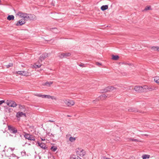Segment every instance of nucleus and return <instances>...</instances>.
<instances>
[{
  "label": "nucleus",
  "mask_w": 159,
  "mask_h": 159,
  "mask_svg": "<svg viewBox=\"0 0 159 159\" xmlns=\"http://www.w3.org/2000/svg\"><path fill=\"white\" fill-rule=\"evenodd\" d=\"M58 57L61 58H62L65 57V55L64 53H59L58 55Z\"/></svg>",
  "instance_id": "nucleus-31"
},
{
  "label": "nucleus",
  "mask_w": 159,
  "mask_h": 159,
  "mask_svg": "<svg viewBox=\"0 0 159 159\" xmlns=\"http://www.w3.org/2000/svg\"><path fill=\"white\" fill-rule=\"evenodd\" d=\"M52 83H53V82H52V81H50L49 82H46L45 83L44 85H46L48 86H49L52 84Z\"/></svg>",
  "instance_id": "nucleus-29"
},
{
  "label": "nucleus",
  "mask_w": 159,
  "mask_h": 159,
  "mask_svg": "<svg viewBox=\"0 0 159 159\" xmlns=\"http://www.w3.org/2000/svg\"><path fill=\"white\" fill-rule=\"evenodd\" d=\"M45 140V139L44 138H43V139H42L41 138V140L42 141H44Z\"/></svg>",
  "instance_id": "nucleus-47"
},
{
  "label": "nucleus",
  "mask_w": 159,
  "mask_h": 159,
  "mask_svg": "<svg viewBox=\"0 0 159 159\" xmlns=\"http://www.w3.org/2000/svg\"><path fill=\"white\" fill-rule=\"evenodd\" d=\"M14 148H9L5 152V154L7 156H9L10 155L13 154V151L14 150Z\"/></svg>",
  "instance_id": "nucleus-8"
},
{
  "label": "nucleus",
  "mask_w": 159,
  "mask_h": 159,
  "mask_svg": "<svg viewBox=\"0 0 159 159\" xmlns=\"http://www.w3.org/2000/svg\"><path fill=\"white\" fill-rule=\"evenodd\" d=\"M112 91L124 92L125 90L120 85H115L114 86H109L106 87L103 90L102 92H107L108 91Z\"/></svg>",
  "instance_id": "nucleus-1"
},
{
  "label": "nucleus",
  "mask_w": 159,
  "mask_h": 159,
  "mask_svg": "<svg viewBox=\"0 0 159 159\" xmlns=\"http://www.w3.org/2000/svg\"><path fill=\"white\" fill-rule=\"evenodd\" d=\"M44 98H47L48 99L51 98L52 100H56V99H57L56 97H55L54 96H51L49 95H44Z\"/></svg>",
  "instance_id": "nucleus-15"
},
{
  "label": "nucleus",
  "mask_w": 159,
  "mask_h": 159,
  "mask_svg": "<svg viewBox=\"0 0 159 159\" xmlns=\"http://www.w3.org/2000/svg\"><path fill=\"white\" fill-rule=\"evenodd\" d=\"M51 149L53 151L55 152L57 149V148L56 147L52 146L51 147Z\"/></svg>",
  "instance_id": "nucleus-34"
},
{
  "label": "nucleus",
  "mask_w": 159,
  "mask_h": 159,
  "mask_svg": "<svg viewBox=\"0 0 159 159\" xmlns=\"http://www.w3.org/2000/svg\"><path fill=\"white\" fill-rule=\"evenodd\" d=\"M41 65H36V64H34V65H33L32 67L34 68H39L41 67Z\"/></svg>",
  "instance_id": "nucleus-32"
},
{
  "label": "nucleus",
  "mask_w": 159,
  "mask_h": 159,
  "mask_svg": "<svg viewBox=\"0 0 159 159\" xmlns=\"http://www.w3.org/2000/svg\"><path fill=\"white\" fill-rule=\"evenodd\" d=\"M67 116H68V117H70V116H69V115H67Z\"/></svg>",
  "instance_id": "nucleus-52"
},
{
  "label": "nucleus",
  "mask_w": 159,
  "mask_h": 159,
  "mask_svg": "<svg viewBox=\"0 0 159 159\" xmlns=\"http://www.w3.org/2000/svg\"><path fill=\"white\" fill-rule=\"evenodd\" d=\"M7 105L10 107H15L16 106L17 104L16 102L13 101L7 100L6 102Z\"/></svg>",
  "instance_id": "nucleus-6"
},
{
  "label": "nucleus",
  "mask_w": 159,
  "mask_h": 159,
  "mask_svg": "<svg viewBox=\"0 0 159 159\" xmlns=\"http://www.w3.org/2000/svg\"><path fill=\"white\" fill-rule=\"evenodd\" d=\"M44 95H42L40 94L36 93L35 94V95L39 97H42L44 98Z\"/></svg>",
  "instance_id": "nucleus-33"
},
{
  "label": "nucleus",
  "mask_w": 159,
  "mask_h": 159,
  "mask_svg": "<svg viewBox=\"0 0 159 159\" xmlns=\"http://www.w3.org/2000/svg\"><path fill=\"white\" fill-rule=\"evenodd\" d=\"M108 8V6L107 5H103L101 7V9L102 11H105Z\"/></svg>",
  "instance_id": "nucleus-20"
},
{
  "label": "nucleus",
  "mask_w": 159,
  "mask_h": 159,
  "mask_svg": "<svg viewBox=\"0 0 159 159\" xmlns=\"http://www.w3.org/2000/svg\"><path fill=\"white\" fill-rule=\"evenodd\" d=\"M24 136L25 138L30 140H35V138L34 136L30 134H29L25 133Z\"/></svg>",
  "instance_id": "nucleus-4"
},
{
  "label": "nucleus",
  "mask_w": 159,
  "mask_h": 159,
  "mask_svg": "<svg viewBox=\"0 0 159 159\" xmlns=\"http://www.w3.org/2000/svg\"><path fill=\"white\" fill-rule=\"evenodd\" d=\"M64 102L68 106H73L75 104V102L72 100H65L64 101Z\"/></svg>",
  "instance_id": "nucleus-7"
},
{
  "label": "nucleus",
  "mask_w": 159,
  "mask_h": 159,
  "mask_svg": "<svg viewBox=\"0 0 159 159\" xmlns=\"http://www.w3.org/2000/svg\"><path fill=\"white\" fill-rule=\"evenodd\" d=\"M48 122H55V121L54 120H49L48 121Z\"/></svg>",
  "instance_id": "nucleus-45"
},
{
  "label": "nucleus",
  "mask_w": 159,
  "mask_h": 159,
  "mask_svg": "<svg viewBox=\"0 0 159 159\" xmlns=\"http://www.w3.org/2000/svg\"><path fill=\"white\" fill-rule=\"evenodd\" d=\"M8 129H15V128L12 127V126H11V125H8Z\"/></svg>",
  "instance_id": "nucleus-40"
},
{
  "label": "nucleus",
  "mask_w": 159,
  "mask_h": 159,
  "mask_svg": "<svg viewBox=\"0 0 159 159\" xmlns=\"http://www.w3.org/2000/svg\"><path fill=\"white\" fill-rule=\"evenodd\" d=\"M23 116H25V114L22 112H18L16 114V116L17 118H18Z\"/></svg>",
  "instance_id": "nucleus-16"
},
{
  "label": "nucleus",
  "mask_w": 159,
  "mask_h": 159,
  "mask_svg": "<svg viewBox=\"0 0 159 159\" xmlns=\"http://www.w3.org/2000/svg\"><path fill=\"white\" fill-rule=\"evenodd\" d=\"M7 157V159H18V157L15 154H12L10 155L9 156Z\"/></svg>",
  "instance_id": "nucleus-14"
},
{
  "label": "nucleus",
  "mask_w": 159,
  "mask_h": 159,
  "mask_svg": "<svg viewBox=\"0 0 159 159\" xmlns=\"http://www.w3.org/2000/svg\"><path fill=\"white\" fill-rule=\"evenodd\" d=\"M70 159H81L78 156L74 155H71L70 157Z\"/></svg>",
  "instance_id": "nucleus-19"
},
{
  "label": "nucleus",
  "mask_w": 159,
  "mask_h": 159,
  "mask_svg": "<svg viewBox=\"0 0 159 159\" xmlns=\"http://www.w3.org/2000/svg\"><path fill=\"white\" fill-rule=\"evenodd\" d=\"M9 133L10 135L13 136L12 134H15L17 133V130H8Z\"/></svg>",
  "instance_id": "nucleus-18"
},
{
  "label": "nucleus",
  "mask_w": 159,
  "mask_h": 159,
  "mask_svg": "<svg viewBox=\"0 0 159 159\" xmlns=\"http://www.w3.org/2000/svg\"><path fill=\"white\" fill-rule=\"evenodd\" d=\"M151 9V7L150 6L146 7L144 9L145 11L150 10Z\"/></svg>",
  "instance_id": "nucleus-39"
},
{
  "label": "nucleus",
  "mask_w": 159,
  "mask_h": 159,
  "mask_svg": "<svg viewBox=\"0 0 159 159\" xmlns=\"http://www.w3.org/2000/svg\"><path fill=\"white\" fill-rule=\"evenodd\" d=\"M38 145L40 147L42 148L43 149H45L47 148L46 147V145L45 143H38Z\"/></svg>",
  "instance_id": "nucleus-13"
},
{
  "label": "nucleus",
  "mask_w": 159,
  "mask_h": 159,
  "mask_svg": "<svg viewBox=\"0 0 159 159\" xmlns=\"http://www.w3.org/2000/svg\"><path fill=\"white\" fill-rule=\"evenodd\" d=\"M154 81L157 83L159 84V76H157L153 78Z\"/></svg>",
  "instance_id": "nucleus-23"
},
{
  "label": "nucleus",
  "mask_w": 159,
  "mask_h": 159,
  "mask_svg": "<svg viewBox=\"0 0 159 159\" xmlns=\"http://www.w3.org/2000/svg\"><path fill=\"white\" fill-rule=\"evenodd\" d=\"M17 15L20 16L21 18H23L25 21H27L29 18V14L24 13L21 12H19L17 14Z\"/></svg>",
  "instance_id": "nucleus-3"
},
{
  "label": "nucleus",
  "mask_w": 159,
  "mask_h": 159,
  "mask_svg": "<svg viewBox=\"0 0 159 159\" xmlns=\"http://www.w3.org/2000/svg\"><path fill=\"white\" fill-rule=\"evenodd\" d=\"M4 102H5V101L4 100L0 101V105H1L3 103H4Z\"/></svg>",
  "instance_id": "nucleus-43"
},
{
  "label": "nucleus",
  "mask_w": 159,
  "mask_h": 159,
  "mask_svg": "<svg viewBox=\"0 0 159 159\" xmlns=\"http://www.w3.org/2000/svg\"><path fill=\"white\" fill-rule=\"evenodd\" d=\"M142 92H146L148 91V90H152L154 89H153V88H149L146 85H144L143 86H142Z\"/></svg>",
  "instance_id": "nucleus-9"
},
{
  "label": "nucleus",
  "mask_w": 159,
  "mask_h": 159,
  "mask_svg": "<svg viewBox=\"0 0 159 159\" xmlns=\"http://www.w3.org/2000/svg\"><path fill=\"white\" fill-rule=\"evenodd\" d=\"M134 90L138 92H142V86H135L134 87Z\"/></svg>",
  "instance_id": "nucleus-12"
},
{
  "label": "nucleus",
  "mask_w": 159,
  "mask_h": 159,
  "mask_svg": "<svg viewBox=\"0 0 159 159\" xmlns=\"http://www.w3.org/2000/svg\"><path fill=\"white\" fill-rule=\"evenodd\" d=\"M19 108L20 109H22V111H25V109L24 108H23V106H20V105L19 106Z\"/></svg>",
  "instance_id": "nucleus-42"
},
{
  "label": "nucleus",
  "mask_w": 159,
  "mask_h": 159,
  "mask_svg": "<svg viewBox=\"0 0 159 159\" xmlns=\"http://www.w3.org/2000/svg\"><path fill=\"white\" fill-rule=\"evenodd\" d=\"M76 153L77 155L81 157L84 156L86 154L85 150L81 148H78L76 150Z\"/></svg>",
  "instance_id": "nucleus-2"
},
{
  "label": "nucleus",
  "mask_w": 159,
  "mask_h": 159,
  "mask_svg": "<svg viewBox=\"0 0 159 159\" xmlns=\"http://www.w3.org/2000/svg\"><path fill=\"white\" fill-rule=\"evenodd\" d=\"M52 32L54 33H57L58 32V31H57V30L56 28H52Z\"/></svg>",
  "instance_id": "nucleus-36"
},
{
  "label": "nucleus",
  "mask_w": 159,
  "mask_h": 159,
  "mask_svg": "<svg viewBox=\"0 0 159 159\" xmlns=\"http://www.w3.org/2000/svg\"><path fill=\"white\" fill-rule=\"evenodd\" d=\"M48 54L47 53H44V54H42L40 56V57L39 60L38 61V62L39 63L40 62H41L44 60L46 58L48 57Z\"/></svg>",
  "instance_id": "nucleus-5"
},
{
  "label": "nucleus",
  "mask_w": 159,
  "mask_h": 159,
  "mask_svg": "<svg viewBox=\"0 0 159 159\" xmlns=\"http://www.w3.org/2000/svg\"><path fill=\"white\" fill-rule=\"evenodd\" d=\"M79 65L80 67H85V66L84 64L83 63H81V64Z\"/></svg>",
  "instance_id": "nucleus-41"
},
{
  "label": "nucleus",
  "mask_w": 159,
  "mask_h": 159,
  "mask_svg": "<svg viewBox=\"0 0 159 159\" xmlns=\"http://www.w3.org/2000/svg\"><path fill=\"white\" fill-rule=\"evenodd\" d=\"M75 140V138L74 137H70L69 138V140L71 142H74Z\"/></svg>",
  "instance_id": "nucleus-35"
},
{
  "label": "nucleus",
  "mask_w": 159,
  "mask_h": 159,
  "mask_svg": "<svg viewBox=\"0 0 159 159\" xmlns=\"http://www.w3.org/2000/svg\"><path fill=\"white\" fill-rule=\"evenodd\" d=\"M14 16L13 15H9L7 17V19L9 20H13L14 19Z\"/></svg>",
  "instance_id": "nucleus-27"
},
{
  "label": "nucleus",
  "mask_w": 159,
  "mask_h": 159,
  "mask_svg": "<svg viewBox=\"0 0 159 159\" xmlns=\"http://www.w3.org/2000/svg\"><path fill=\"white\" fill-rule=\"evenodd\" d=\"M64 54L65 55V57H69L71 55V54L70 53H65Z\"/></svg>",
  "instance_id": "nucleus-37"
},
{
  "label": "nucleus",
  "mask_w": 159,
  "mask_h": 159,
  "mask_svg": "<svg viewBox=\"0 0 159 159\" xmlns=\"http://www.w3.org/2000/svg\"><path fill=\"white\" fill-rule=\"evenodd\" d=\"M96 64L98 66L101 65V64L98 62H97Z\"/></svg>",
  "instance_id": "nucleus-44"
},
{
  "label": "nucleus",
  "mask_w": 159,
  "mask_h": 159,
  "mask_svg": "<svg viewBox=\"0 0 159 159\" xmlns=\"http://www.w3.org/2000/svg\"><path fill=\"white\" fill-rule=\"evenodd\" d=\"M122 64H125V65H127V64H128V65H130V64H127V63H124V62Z\"/></svg>",
  "instance_id": "nucleus-46"
},
{
  "label": "nucleus",
  "mask_w": 159,
  "mask_h": 159,
  "mask_svg": "<svg viewBox=\"0 0 159 159\" xmlns=\"http://www.w3.org/2000/svg\"><path fill=\"white\" fill-rule=\"evenodd\" d=\"M109 97L110 96H108V95H107L106 94H103L101 95L100 96V98L101 100H104L105 98L107 97Z\"/></svg>",
  "instance_id": "nucleus-21"
},
{
  "label": "nucleus",
  "mask_w": 159,
  "mask_h": 159,
  "mask_svg": "<svg viewBox=\"0 0 159 159\" xmlns=\"http://www.w3.org/2000/svg\"><path fill=\"white\" fill-rule=\"evenodd\" d=\"M150 48L153 51H157L158 47L156 46H152Z\"/></svg>",
  "instance_id": "nucleus-30"
},
{
  "label": "nucleus",
  "mask_w": 159,
  "mask_h": 159,
  "mask_svg": "<svg viewBox=\"0 0 159 159\" xmlns=\"http://www.w3.org/2000/svg\"><path fill=\"white\" fill-rule=\"evenodd\" d=\"M128 111L129 112H135L137 111V110L134 108H130L128 109Z\"/></svg>",
  "instance_id": "nucleus-28"
},
{
  "label": "nucleus",
  "mask_w": 159,
  "mask_h": 159,
  "mask_svg": "<svg viewBox=\"0 0 159 159\" xmlns=\"http://www.w3.org/2000/svg\"><path fill=\"white\" fill-rule=\"evenodd\" d=\"M109 97L110 96H108V95H107L106 94H103L101 95L100 96V98L101 100H104L105 98L107 97Z\"/></svg>",
  "instance_id": "nucleus-22"
},
{
  "label": "nucleus",
  "mask_w": 159,
  "mask_h": 159,
  "mask_svg": "<svg viewBox=\"0 0 159 159\" xmlns=\"http://www.w3.org/2000/svg\"><path fill=\"white\" fill-rule=\"evenodd\" d=\"M115 128H117V127L115 126Z\"/></svg>",
  "instance_id": "nucleus-51"
},
{
  "label": "nucleus",
  "mask_w": 159,
  "mask_h": 159,
  "mask_svg": "<svg viewBox=\"0 0 159 159\" xmlns=\"http://www.w3.org/2000/svg\"><path fill=\"white\" fill-rule=\"evenodd\" d=\"M150 157V155L147 154H143L142 157L143 159H148Z\"/></svg>",
  "instance_id": "nucleus-26"
},
{
  "label": "nucleus",
  "mask_w": 159,
  "mask_h": 159,
  "mask_svg": "<svg viewBox=\"0 0 159 159\" xmlns=\"http://www.w3.org/2000/svg\"><path fill=\"white\" fill-rule=\"evenodd\" d=\"M157 51H159V47H158Z\"/></svg>",
  "instance_id": "nucleus-50"
},
{
  "label": "nucleus",
  "mask_w": 159,
  "mask_h": 159,
  "mask_svg": "<svg viewBox=\"0 0 159 159\" xmlns=\"http://www.w3.org/2000/svg\"><path fill=\"white\" fill-rule=\"evenodd\" d=\"M16 73L21 75L27 76L28 75V72L26 71H16Z\"/></svg>",
  "instance_id": "nucleus-10"
},
{
  "label": "nucleus",
  "mask_w": 159,
  "mask_h": 159,
  "mask_svg": "<svg viewBox=\"0 0 159 159\" xmlns=\"http://www.w3.org/2000/svg\"><path fill=\"white\" fill-rule=\"evenodd\" d=\"M112 59L115 61L117 60L119 58V57L117 55H112Z\"/></svg>",
  "instance_id": "nucleus-24"
},
{
  "label": "nucleus",
  "mask_w": 159,
  "mask_h": 159,
  "mask_svg": "<svg viewBox=\"0 0 159 159\" xmlns=\"http://www.w3.org/2000/svg\"><path fill=\"white\" fill-rule=\"evenodd\" d=\"M143 135H144V136H148V135L147 134H142Z\"/></svg>",
  "instance_id": "nucleus-48"
},
{
  "label": "nucleus",
  "mask_w": 159,
  "mask_h": 159,
  "mask_svg": "<svg viewBox=\"0 0 159 159\" xmlns=\"http://www.w3.org/2000/svg\"><path fill=\"white\" fill-rule=\"evenodd\" d=\"M98 101V99H96L95 100H93V102H95V101Z\"/></svg>",
  "instance_id": "nucleus-49"
},
{
  "label": "nucleus",
  "mask_w": 159,
  "mask_h": 159,
  "mask_svg": "<svg viewBox=\"0 0 159 159\" xmlns=\"http://www.w3.org/2000/svg\"><path fill=\"white\" fill-rule=\"evenodd\" d=\"M129 141H134L136 142H142L140 140L134 138H130L129 139Z\"/></svg>",
  "instance_id": "nucleus-25"
},
{
  "label": "nucleus",
  "mask_w": 159,
  "mask_h": 159,
  "mask_svg": "<svg viewBox=\"0 0 159 159\" xmlns=\"http://www.w3.org/2000/svg\"><path fill=\"white\" fill-rule=\"evenodd\" d=\"M26 22V21H25V20H24V19H21L16 24V25L18 26L22 25L25 24Z\"/></svg>",
  "instance_id": "nucleus-11"
},
{
  "label": "nucleus",
  "mask_w": 159,
  "mask_h": 159,
  "mask_svg": "<svg viewBox=\"0 0 159 159\" xmlns=\"http://www.w3.org/2000/svg\"><path fill=\"white\" fill-rule=\"evenodd\" d=\"M29 19L31 20H35L36 19V17L34 15H29V18H28V20Z\"/></svg>",
  "instance_id": "nucleus-17"
},
{
  "label": "nucleus",
  "mask_w": 159,
  "mask_h": 159,
  "mask_svg": "<svg viewBox=\"0 0 159 159\" xmlns=\"http://www.w3.org/2000/svg\"><path fill=\"white\" fill-rule=\"evenodd\" d=\"M13 66V64L12 63H10L9 64L6 66L7 68H8L10 67H12Z\"/></svg>",
  "instance_id": "nucleus-38"
}]
</instances>
